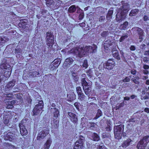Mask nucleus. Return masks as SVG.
Instances as JSON below:
<instances>
[{"label": "nucleus", "instance_id": "nucleus-56", "mask_svg": "<svg viewBox=\"0 0 149 149\" xmlns=\"http://www.w3.org/2000/svg\"><path fill=\"white\" fill-rule=\"evenodd\" d=\"M84 17V14L83 13H80L79 16V20H82Z\"/></svg>", "mask_w": 149, "mask_h": 149}, {"label": "nucleus", "instance_id": "nucleus-34", "mask_svg": "<svg viewBox=\"0 0 149 149\" xmlns=\"http://www.w3.org/2000/svg\"><path fill=\"white\" fill-rule=\"evenodd\" d=\"M61 62L60 58H57L54 59L52 63L53 65H59Z\"/></svg>", "mask_w": 149, "mask_h": 149}, {"label": "nucleus", "instance_id": "nucleus-33", "mask_svg": "<svg viewBox=\"0 0 149 149\" xmlns=\"http://www.w3.org/2000/svg\"><path fill=\"white\" fill-rule=\"evenodd\" d=\"M54 111L53 112V117L56 119L59 116V111L56 108H54Z\"/></svg>", "mask_w": 149, "mask_h": 149}, {"label": "nucleus", "instance_id": "nucleus-2", "mask_svg": "<svg viewBox=\"0 0 149 149\" xmlns=\"http://www.w3.org/2000/svg\"><path fill=\"white\" fill-rule=\"evenodd\" d=\"M46 47L49 52H51L53 49V46L54 43V39L53 33L47 32L46 33Z\"/></svg>", "mask_w": 149, "mask_h": 149}, {"label": "nucleus", "instance_id": "nucleus-3", "mask_svg": "<svg viewBox=\"0 0 149 149\" xmlns=\"http://www.w3.org/2000/svg\"><path fill=\"white\" fill-rule=\"evenodd\" d=\"M43 108V102L42 100H40L38 104L36 105L32 111L33 116L40 115L42 113V110Z\"/></svg>", "mask_w": 149, "mask_h": 149}, {"label": "nucleus", "instance_id": "nucleus-17", "mask_svg": "<svg viewBox=\"0 0 149 149\" xmlns=\"http://www.w3.org/2000/svg\"><path fill=\"white\" fill-rule=\"evenodd\" d=\"M27 24V22L26 21H24V20H20V22L18 24V26L20 30H23L26 28Z\"/></svg>", "mask_w": 149, "mask_h": 149}, {"label": "nucleus", "instance_id": "nucleus-27", "mask_svg": "<svg viewBox=\"0 0 149 149\" xmlns=\"http://www.w3.org/2000/svg\"><path fill=\"white\" fill-rule=\"evenodd\" d=\"M112 55L116 59L119 60L120 58L119 55V53L117 50L114 51L112 52Z\"/></svg>", "mask_w": 149, "mask_h": 149}, {"label": "nucleus", "instance_id": "nucleus-12", "mask_svg": "<svg viewBox=\"0 0 149 149\" xmlns=\"http://www.w3.org/2000/svg\"><path fill=\"white\" fill-rule=\"evenodd\" d=\"M15 81L14 80H13L7 84L5 87V91H10L11 90L13 87L15 85Z\"/></svg>", "mask_w": 149, "mask_h": 149}, {"label": "nucleus", "instance_id": "nucleus-53", "mask_svg": "<svg viewBox=\"0 0 149 149\" xmlns=\"http://www.w3.org/2000/svg\"><path fill=\"white\" fill-rule=\"evenodd\" d=\"M107 31H103L101 34V36L103 37H106L108 34Z\"/></svg>", "mask_w": 149, "mask_h": 149}, {"label": "nucleus", "instance_id": "nucleus-57", "mask_svg": "<svg viewBox=\"0 0 149 149\" xmlns=\"http://www.w3.org/2000/svg\"><path fill=\"white\" fill-rule=\"evenodd\" d=\"M27 101L29 104H31L32 100L30 97L27 98Z\"/></svg>", "mask_w": 149, "mask_h": 149}, {"label": "nucleus", "instance_id": "nucleus-43", "mask_svg": "<svg viewBox=\"0 0 149 149\" xmlns=\"http://www.w3.org/2000/svg\"><path fill=\"white\" fill-rule=\"evenodd\" d=\"M6 42V40L3 38L0 37V46H3Z\"/></svg>", "mask_w": 149, "mask_h": 149}, {"label": "nucleus", "instance_id": "nucleus-51", "mask_svg": "<svg viewBox=\"0 0 149 149\" xmlns=\"http://www.w3.org/2000/svg\"><path fill=\"white\" fill-rule=\"evenodd\" d=\"M139 79V77H136V79L132 78V80L135 84H139V82L138 80H137L136 79Z\"/></svg>", "mask_w": 149, "mask_h": 149}, {"label": "nucleus", "instance_id": "nucleus-26", "mask_svg": "<svg viewBox=\"0 0 149 149\" xmlns=\"http://www.w3.org/2000/svg\"><path fill=\"white\" fill-rule=\"evenodd\" d=\"M95 147L96 149H103L104 147L103 143L101 142L100 143H97L95 144Z\"/></svg>", "mask_w": 149, "mask_h": 149}, {"label": "nucleus", "instance_id": "nucleus-42", "mask_svg": "<svg viewBox=\"0 0 149 149\" xmlns=\"http://www.w3.org/2000/svg\"><path fill=\"white\" fill-rule=\"evenodd\" d=\"M6 98L7 100H11L13 98V93H8L6 94Z\"/></svg>", "mask_w": 149, "mask_h": 149}, {"label": "nucleus", "instance_id": "nucleus-36", "mask_svg": "<svg viewBox=\"0 0 149 149\" xmlns=\"http://www.w3.org/2000/svg\"><path fill=\"white\" fill-rule=\"evenodd\" d=\"M55 7L56 8H58L61 6L62 3L61 1L59 0H56L55 1Z\"/></svg>", "mask_w": 149, "mask_h": 149}, {"label": "nucleus", "instance_id": "nucleus-40", "mask_svg": "<svg viewBox=\"0 0 149 149\" xmlns=\"http://www.w3.org/2000/svg\"><path fill=\"white\" fill-rule=\"evenodd\" d=\"M93 138V140L95 141H98L100 139V138L98 135L95 133H94Z\"/></svg>", "mask_w": 149, "mask_h": 149}, {"label": "nucleus", "instance_id": "nucleus-6", "mask_svg": "<svg viewBox=\"0 0 149 149\" xmlns=\"http://www.w3.org/2000/svg\"><path fill=\"white\" fill-rule=\"evenodd\" d=\"M85 141L84 137L81 135L79 136V138L74 143L73 149H83Z\"/></svg>", "mask_w": 149, "mask_h": 149}, {"label": "nucleus", "instance_id": "nucleus-14", "mask_svg": "<svg viewBox=\"0 0 149 149\" xmlns=\"http://www.w3.org/2000/svg\"><path fill=\"white\" fill-rule=\"evenodd\" d=\"M5 139L6 140L12 141L14 138V134L10 132H6L4 133Z\"/></svg>", "mask_w": 149, "mask_h": 149}, {"label": "nucleus", "instance_id": "nucleus-61", "mask_svg": "<svg viewBox=\"0 0 149 149\" xmlns=\"http://www.w3.org/2000/svg\"><path fill=\"white\" fill-rule=\"evenodd\" d=\"M143 19L144 21H146L148 19V17L146 15H144L143 17Z\"/></svg>", "mask_w": 149, "mask_h": 149}, {"label": "nucleus", "instance_id": "nucleus-13", "mask_svg": "<svg viewBox=\"0 0 149 149\" xmlns=\"http://www.w3.org/2000/svg\"><path fill=\"white\" fill-rule=\"evenodd\" d=\"M24 86V84L21 83L17 84L13 89V93L21 92L24 90L23 87Z\"/></svg>", "mask_w": 149, "mask_h": 149}, {"label": "nucleus", "instance_id": "nucleus-21", "mask_svg": "<svg viewBox=\"0 0 149 149\" xmlns=\"http://www.w3.org/2000/svg\"><path fill=\"white\" fill-rule=\"evenodd\" d=\"M68 101L70 102L73 101L76 99V95L74 92H71L69 94L67 95Z\"/></svg>", "mask_w": 149, "mask_h": 149}, {"label": "nucleus", "instance_id": "nucleus-24", "mask_svg": "<svg viewBox=\"0 0 149 149\" xmlns=\"http://www.w3.org/2000/svg\"><path fill=\"white\" fill-rule=\"evenodd\" d=\"M10 116L8 115H5L3 117V123L7 126L8 125V124L9 122Z\"/></svg>", "mask_w": 149, "mask_h": 149}, {"label": "nucleus", "instance_id": "nucleus-31", "mask_svg": "<svg viewBox=\"0 0 149 149\" xmlns=\"http://www.w3.org/2000/svg\"><path fill=\"white\" fill-rule=\"evenodd\" d=\"M76 9V8L75 5H73L71 6L68 9V12L70 13L74 12Z\"/></svg>", "mask_w": 149, "mask_h": 149}, {"label": "nucleus", "instance_id": "nucleus-8", "mask_svg": "<svg viewBox=\"0 0 149 149\" xmlns=\"http://www.w3.org/2000/svg\"><path fill=\"white\" fill-rule=\"evenodd\" d=\"M49 130L48 129H43L38 134L37 139L40 141L43 139L49 133Z\"/></svg>", "mask_w": 149, "mask_h": 149}, {"label": "nucleus", "instance_id": "nucleus-54", "mask_svg": "<svg viewBox=\"0 0 149 149\" xmlns=\"http://www.w3.org/2000/svg\"><path fill=\"white\" fill-rule=\"evenodd\" d=\"M130 81V79L128 77H126L125 79L123 80V81L124 82H127Z\"/></svg>", "mask_w": 149, "mask_h": 149}, {"label": "nucleus", "instance_id": "nucleus-37", "mask_svg": "<svg viewBox=\"0 0 149 149\" xmlns=\"http://www.w3.org/2000/svg\"><path fill=\"white\" fill-rule=\"evenodd\" d=\"M121 10L123 11H127L128 10V5L127 3H125L121 6Z\"/></svg>", "mask_w": 149, "mask_h": 149}, {"label": "nucleus", "instance_id": "nucleus-7", "mask_svg": "<svg viewBox=\"0 0 149 149\" xmlns=\"http://www.w3.org/2000/svg\"><path fill=\"white\" fill-rule=\"evenodd\" d=\"M1 72L4 74V76L7 78L9 77L12 72L11 66H0Z\"/></svg>", "mask_w": 149, "mask_h": 149}, {"label": "nucleus", "instance_id": "nucleus-18", "mask_svg": "<svg viewBox=\"0 0 149 149\" xmlns=\"http://www.w3.org/2000/svg\"><path fill=\"white\" fill-rule=\"evenodd\" d=\"M52 143L51 137H49L44 144V149H49Z\"/></svg>", "mask_w": 149, "mask_h": 149}, {"label": "nucleus", "instance_id": "nucleus-38", "mask_svg": "<svg viewBox=\"0 0 149 149\" xmlns=\"http://www.w3.org/2000/svg\"><path fill=\"white\" fill-rule=\"evenodd\" d=\"M59 121L58 119L56 120V119H53V126L55 128H57L58 126Z\"/></svg>", "mask_w": 149, "mask_h": 149}, {"label": "nucleus", "instance_id": "nucleus-46", "mask_svg": "<svg viewBox=\"0 0 149 149\" xmlns=\"http://www.w3.org/2000/svg\"><path fill=\"white\" fill-rule=\"evenodd\" d=\"M13 107V105L12 104L10 101L8 102V104L6 106V108L8 109H11Z\"/></svg>", "mask_w": 149, "mask_h": 149}, {"label": "nucleus", "instance_id": "nucleus-15", "mask_svg": "<svg viewBox=\"0 0 149 149\" xmlns=\"http://www.w3.org/2000/svg\"><path fill=\"white\" fill-rule=\"evenodd\" d=\"M135 30L139 35L140 42H141L143 40V37L144 36L143 30L139 27H136Z\"/></svg>", "mask_w": 149, "mask_h": 149}, {"label": "nucleus", "instance_id": "nucleus-11", "mask_svg": "<svg viewBox=\"0 0 149 149\" xmlns=\"http://www.w3.org/2000/svg\"><path fill=\"white\" fill-rule=\"evenodd\" d=\"M19 126L20 129V134L23 136H26L28 132L27 130L25 127V126L23 124V123L21 122L19 124Z\"/></svg>", "mask_w": 149, "mask_h": 149}, {"label": "nucleus", "instance_id": "nucleus-41", "mask_svg": "<svg viewBox=\"0 0 149 149\" xmlns=\"http://www.w3.org/2000/svg\"><path fill=\"white\" fill-rule=\"evenodd\" d=\"M128 37V35L127 34L124 36H121L119 39V41L120 42H123L125 39Z\"/></svg>", "mask_w": 149, "mask_h": 149}, {"label": "nucleus", "instance_id": "nucleus-50", "mask_svg": "<svg viewBox=\"0 0 149 149\" xmlns=\"http://www.w3.org/2000/svg\"><path fill=\"white\" fill-rule=\"evenodd\" d=\"M149 138V136L146 135V136L143 137V138L141 140H143V141L144 142V143L147 142V141H148V139Z\"/></svg>", "mask_w": 149, "mask_h": 149}, {"label": "nucleus", "instance_id": "nucleus-20", "mask_svg": "<svg viewBox=\"0 0 149 149\" xmlns=\"http://www.w3.org/2000/svg\"><path fill=\"white\" fill-rule=\"evenodd\" d=\"M43 73V70L42 69H41L40 70V71H39V72L36 71L33 72H31L30 75L32 77H39L40 75L41 76Z\"/></svg>", "mask_w": 149, "mask_h": 149}, {"label": "nucleus", "instance_id": "nucleus-1", "mask_svg": "<svg viewBox=\"0 0 149 149\" xmlns=\"http://www.w3.org/2000/svg\"><path fill=\"white\" fill-rule=\"evenodd\" d=\"M97 48V46L94 44L92 46H86L82 47H76L68 50V52L69 54H73L76 56L81 58L87 56L89 53L96 52Z\"/></svg>", "mask_w": 149, "mask_h": 149}, {"label": "nucleus", "instance_id": "nucleus-39", "mask_svg": "<svg viewBox=\"0 0 149 149\" xmlns=\"http://www.w3.org/2000/svg\"><path fill=\"white\" fill-rule=\"evenodd\" d=\"M46 3L48 6H49L53 4L54 1L53 0H45Z\"/></svg>", "mask_w": 149, "mask_h": 149}, {"label": "nucleus", "instance_id": "nucleus-60", "mask_svg": "<svg viewBox=\"0 0 149 149\" xmlns=\"http://www.w3.org/2000/svg\"><path fill=\"white\" fill-rule=\"evenodd\" d=\"M106 130L108 132L110 131L111 130V127L110 125H109L106 127Z\"/></svg>", "mask_w": 149, "mask_h": 149}, {"label": "nucleus", "instance_id": "nucleus-58", "mask_svg": "<svg viewBox=\"0 0 149 149\" xmlns=\"http://www.w3.org/2000/svg\"><path fill=\"white\" fill-rule=\"evenodd\" d=\"M79 104L77 102H76L74 104V106L77 109H79Z\"/></svg>", "mask_w": 149, "mask_h": 149}, {"label": "nucleus", "instance_id": "nucleus-5", "mask_svg": "<svg viewBox=\"0 0 149 149\" xmlns=\"http://www.w3.org/2000/svg\"><path fill=\"white\" fill-rule=\"evenodd\" d=\"M124 125L120 124L115 126L114 128V132L115 138L118 139H120L122 137V130L123 131Z\"/></svg>", "mask_w": 149, "mask_h": 149}, {"label": "nucleus", "instance_id": "nucleus-48", "mask_svg": "<svg viewBox=\"0 0 149 149\" xmlns=\"http://www.w3.org/2000/svg\"><path fill=\"white\" fill-rule=\"evenodd\" d=\"M124 103L123 102L121 103L118 104H117V105L116 106V109H120V108L122 107H123L124 106Z\"/></svg>", "mask_w": 149, "mask_h": 149}, {"label": "nucleus", "instance_id": "nucleus-10", "mask_svg": "<svg viewBox=\"0 0 149 149\" xmlns=\"http://www.w3.org/2000/svg\"><path fill=\"white\" fill-rule=\"evenodd\" d=\"M13 60L11 58H4L2 60L0 65H14Z\"/></svg>", "mask_w": 149, "mask_h": 149}, {"label": "nucleus", "instance_id": "nucleus-9", "mask_svg": "<svg viewBox=\"0 0 149 149\" xmlns=\"http://www.w3.org/2000/svg\"><path fill=\"white\" fill-rule=\"evenodd\" d=\"M68 115L70 120L74 125H77L78 123V118L76 114L71 112H68Z\"/></svg>", "mask_w": 149, "mask_h": 149}, {"label": "nucleus", "instance_id": "nucleus-19", "mask_svg": "<svg viewBox=\"0 0 149 149\" xmlns=\"http://www.w3.org/2000/svg\"><path fill=\"white\" fill-rule=\"evenodd\" d=\"M132 141L131 139L130 138L127 139L126 140L124 141L123 142L121 145L122 147L123 148H126L130 146Z\"/></svg>", "mask_w": 149, "mask_h": 149}, {"label": "nucleus", "instance_id": "nucleus-63", "mask_svg": "<svg viewBox=\"0 0 149 149\" xmlns=\"http://www.w3.org/2000/svg\"><path fill=\"white\" fill-rule=\"evenodd\" d=\"M136 73V71L135 70H132L131 71V73L133 75H135Z\"/></svg>", "mask_w": 149, "mask_h": 149}, {"label": "nucleus", "instance_id": "nucleus-30", "mask_svg": "<svg viewBox=\"0 0 149 149\" xmlns=\"http://www.w3.org/2000/svg\"><path fill=\"white\" fill-rule=\"evenodd\" d=\"M78 99L81 101H85L86 100V97L84 95L83 93H81L78 95Z\"/></svg>", "mask_w": 149, "mask_h": 149}, {"label": "nucleus", "instance_id": "nucleus-47", "mask_svg": "<svg viewBox=\"0 0 149 149\" xmlns=\"http://www.w3.org/2000/svg\"><path fill=\"white\" fill-rule=\"evenodd\" d=\"M89 128L90 129L94 130L95 129V123H90V125L89 127Z\"/></svg>", "mask_w": 149, "mask_h": 149}, {"label": "nucleus", "instance_id": "nucleus-45", "mask_svg": "<svg viewBox=\"0 0 149 149\" xmlns=\"http://www.w3.org/2000/svg\"><path fill=\"white\" fill-rule=\"evenodd\" d=\"M76 90L78 95L83 93L81 88L80 86L77 87L76 88Z\"/></svg>", "mask_w": 149, "mask_h": 149}, {"label": "nucleus", "instance_id": "nucleus-35", "mask_svg": "<svg viewBox=\"0 0 149 149\" xmlns=\"http://www.w3.org/2000/svg\"><path fill=\"white\" fill-rule=\"evenodd\" d=\"M102 115V112L101 110L100 109H97V112L96 113L95 116L94 117V118L95 119H96L99 118Z\"/></svg>", "mask_w": 149, "mask_h": 149}, {"label": "nucleus", "instance_id": "nucleus-4", "mask_svg": "<svg viewBox=\"0 0 149 149\" xmlns=\"http://www.w3.org/2000/svg\"><path fill=\"white\" fill-rule=\"evenodd\" d=\"M82 84L85 94L86 95H89L90 92L91 91V88L92 87V83L91 81L87 82L84 78L81 79Z\"/></svg>", "mask_w": 149, "mask_h": 149}, {"label": "nucleus", "instance_id": "nucleus-23", "mask_svg": "<svg viewBox=\"0 0 149 149\" xmlns=\"http://www.w3.org/2000/svg\"><path fill=\"white\" fill-rule=\"evenodd\" d=\"M73 61L72 58L70 57L68 58L65 60L63 65H70L72 64Z\"/></svg>", "mask_w": 149, "mask_h": 149}, {"label": "nucleus", "instance_id": "nucleus-64", "mask_svg": "<svg viewBox=\"0 0 149 149\" xmlns=\"http://www.w3.org/2000/svg\"><path fill=\"white\" fill-rule=\"evenodd\" d=\"M144 111L147 113H149V108L146 107L144 109Z\"/></svg>", "mask_w": 149, "mask_h": 149}, {"label": "nucleus", "instance_id": "nucleus-62", "mask_svg": "<svg viewBox=\"0 0 149 149\" xmlns=\"http://www.w3.org/2000/svg\"><path fill=\"white\" fill-rule=\"evenodd\" d=\"M82 65H88V64L87 61L86 59L84 60L83 64Z\"/></svg>", "mask_w": 149, "mask_h": 149}, {"label": "nucleus", "instance_id": "nucleus-16", "mask_svg": "<svg viewBox=\"0 0 149 149\" xmlns=\"http://www.w3.org/2000/svg\"><path fill=\"white\" fill-rule=\"evenodd\" d=\"M147 143L148 142L144 143L143 140H141L137 144V148L138 149H145Z\"/></svg>", "mask_w": 149, "mask_h": 149}, {"label": "nucleus", "instance_id": "nucleus-32", "mask_svg": "<svg viewBox=\"0 0 149 149\" xmlns=\"http://www.w3.org/2000/svg\"><path fill=\"white\" fill-rule=\"evenodd\" d=\"M138 12V10L137 9H133L131 10L129 15L130 16L132 17L136 15Z\"/></svg>", "mask_w": 149, "mask_h": 149}, {"label": "nucleus", "instance_id": "nucleus-44", "mask_svg": "<svg viewBox=\"0 0 149 149\" xmlns=\"http://www.w3.org/2000/svg\"><path fill=\"white\" fill-rule=\"evenodd\" d=\"M92 70L91 69L88 70L86 72L87 74L90 78H91L92 77Z\"/></svg>", "mask_w": 149, "mask_h": 149}, {"label": "nucleus", "instance_id": "nucleus-52", "mask_svg": "<svg viewBox=\"0 0 149 149\" xmlns=\"http://www.w3.org/2000/svg\"><path fill=\"white\" fill-rule=\"evenodd\" d=\"M116 19L117 22H120L122 20V18L120 16L118 15V14H117L116 15Z\"/></svg>", "mask_w": 149, "mask_h": 149}, {"label": "nucleus", "instance_id": "nucleus-49", "mask_svg": "<svg viewBox=\"0 0 149 149\" xmlns=\"http://www.w3.org/2000/svg\"><path fill=\"white\" fill-rule=\"evenodd\" d=\"M16 54V57H17V55H20L21 54V49H15Z\"/></svg>", "mask_w": 149, "mask_h": 149}, {"label": "nucleus", "instance_id": "nucleus-59", "mask_svg": "<svg viewBox=\"0 0 149 149\" xmlns=\"http://www.w3.org/2000/svg\"><path fill=\"white\" fill-rule=\"evenodd\" d=\"M130 49L131 51H134L136 49V47L134 45H131L130 47Z\"/></svg>", "mask_w": 149, "mask_h": 149}, {"label": "nucleus", "instance_id": "nucleus-25", "mask_svg": "<svg viewBox=\"0 0 149 149\" xmlns=\"http://www.w3.org/2000/svg\"><path fill=\"white\" fill-rule=\"evenodd\" d=\"M116 61L114 59H109L105 63H104L103 65H115L116 64Z\"/></svg>", "mask_w": 149, "mask_h": 149}, {"label": "nucleus", "instance_id": "nucleus-22", "mask_svg": "<svg viewBox=\"0 0 149 149\" xmlns=\"http://www.w3.org/2000/svg\"><path fill=\"white\" fill-rule=\"evenodd\" d=\"M112 45V42L110 40H107L104 44V48L105 49L108 50L109 47Z\"/></svg>", "mask_w": 149, "mask_h": 149}, {"label": "nucleus", "instance_id": "nucleus-28", "mask_svg": "<svg viewBox=\"0 0 149 149\" xmlns=\"http://www.w3.org/2000/svg\"><path fill=\"white\" fill-rule=\"evenodd\" d=\"M128 22L126 21L120 26L119 29L121 30H125L128 25Z\"/></svg>", "mask_w": 149, "mask_h": 149}, {"label": "nucleus", "instance_id": "nucleus-29", "mask_svg": "<svg viewBox=\"0 0 149 149\" xmlns=\"http://www.w3.org/2000/svg\"><path fill=\"white\" fill-rule=\"evenodd\" d=\"M113 13V8H111L109 10L107 14L106 17L107 19H111V18L112 15Z\"/></svg>", "mask_w": 149, "mask_h": 149}, {"label": "nucleus", "instance_id": "nucleus-55", "mask_svg": "<svg viewBox=\"0 0 149 149\" xmlns=\"http://www.w3.org/2000/svg\"><path fill=\"white\" fill-rule=\"evenodd\" d=\"M105 19V17L104 16H101L99 18V21L100 22H102L104 21Z\"/></svg>", "mask_w": 149, "mask_h": 149}]
</instances>
